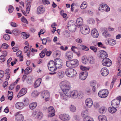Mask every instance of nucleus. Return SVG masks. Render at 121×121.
Listing matches in <instances>:
<instances>
[{
    "label": "nucleus",
    "mask_w": 121,
    "mask_h": 121,
    "mask_svg": "<svg viewBox=\"0 0 121 121\" xmlns=\"http://www.w3.org/2000/svg\"><path fill=\"white\" fill-rule=\"evenodd\" d=\"M87 22L90 24H92L93 23L95 22V21L94 19L92 18H89L87 20Z\"/></svg>",
    "instance_id": "nucleus-52"
},
{
    "label": "nucleus",
    "mask_w": 121,
    "mask_h": 121,
    "mask_svg": "<svg viewBox=\"0 0 121 121\" xmlns=\"http://www.w3.org/2000/svg\"><path fill=\"white\" fill-rule=\"evenodd\" d=\"M95 59L92 56H91L89 57L88 59V61L91 64H94L95 62Z\"/></svg>",
    "instance_id": "nucleus-41"
},
{
    "label": "nucleus",
    "mask_w": 121,
    "mask_h": 121,
    "mask_svg": "<svg viewBox=\"0 0 121 121\" xmlns=\"http://www.w3.org/2000/svg\"><path fill=\"white\" fill-rule=\"evenodd\" d=\"M41 79L40 78H39L37 80L35 83L34 85V87L35 88H36L39 87L41 83Z\"/></svg>",
    "instance_id": "nucleus-30"
},
{
    "label": "nucleus",
    "mask_w": 121,
    "mask_h": 121,
    "mask_svg": "<svg viewBox=\"0 0 121 121\" xmlns=\"http://www.w3.org/2000/svg\"><path fill=\"white\" fill-rule=\"evenodd\" d=\"M98 119L99 121H107V118L104 115H99L98 117Z\"/></svg>",
    "instance_id": "nucleus-34"
},
{
    "label": "nucleus",
    "mask_w": 121,
    "mask_h": 121,
    "mask_svg": "<svg viewBox=\"0 0 121 121\" xmlns=\"http://www.w3.org/2000/svg\"><path fill=\"white\" fill-rule=\"evenodd\" d=\"M90 48L94 52H96L97 51V49L94 46H91L90 47Z\"/></svg>",
    "instance_id": "nucleus-54"
},
{
    "label": "nucleus",
    "mask_w": 121,
    "mask_h": 121,
    "mask_svg": "<svg viewBox=\"0 0 121 121\" xmlns=\"http://www.w3.org/2000/svg\"><path fill=\"white\" fill-rule=\"evenodd\" d=\"M105 42L107 45L111 46H113L116 43V40L112 39H110L106 40L105 41Z\"/></svg>",
    "instance_id": "nucleus-18"
},
{
    "label": "nucleus",
    "mask_w": 121,
    "mask_h": 121,
    "mask_svg": "<svg viewBox=\"0 0 121 121\" xmlns=\"http://www.w3.org/2000/svg\"><path fill=\"white\" fill-rule=\"evenodd\" d=\"M108 93V91L107 89H103L100 91L98 94L101 98H104L107 97Z\"/></svg>",
    "instance_id": "nucleus-4"
},
{
    "label": "nucleus",
    "mask_w": 121,
    "mask_h": 121,
    "mask_svg": "<svg viewBox=\"0 0 121 121\" xmlns=\"http://www.w3.org/2000/svg\"><path fill=\"white\" fill-rule=\"evenodd\" d=\"M1 48H8V45L6 43H4L2 45Z\"/></svg>",
    "instance_id": "nucleus-63"
},
{
    "label": "nucleus",
    "mask_w": 121,
    "mask_h": 121,
    "mask_svg": "<svg viewBox=\"0 0 121 121\" xmlns=\"http://www.w3.org/2000/svg\"><path fill=\"white\" fill-rule=\"evenodd\" d=\"M12 32L14 34H16V33H20V31L18 29H15L13 30Z\"/></svg>",
    "instance_id": "nucleus-53"
},
{
    "label": "nucleus",
    "mask_w": 121,
    "mask_h": 121,
    "mask_svg": "<svg viewBox=\"0 0 121 121\" xmlns=\"http://www.w3.org/2000/svg\"><path fill=\"white\" fill-rule=\"evenodd\" d=\"M92 36L94 38H96L99 36V33L97 30L95 29H92L91 32Z\"/></svg>",
    "instance_id": "nucleus-22"
},
{
    "label": "nucleus",
    "mask_w": 121,
    "mask_h": 121,
    "mask_svg": "<svg viewBox=\"0 0 121 121\" xmlns=\"http://www.w3.org/2000/svg\"><path fill=\"white\" fill-rule=\"evenodd\" d=\"M54 61L55 63V64L56 65L58 64L62 65H63V63L62 62V60L60 59L56 58L55 60Z\"/></svg>",
    "instance_id": "nucleus-32"
},
{
    "label": "nucleus",
    "mask_w": 121,
    "mask_h": 121,
    "mask_svg": "<svg viewBox=\"0 0 121 121\" xmlns=\"http://www.w3.org/2000/svg\"><path fill=\"white\" fill-rule=\"evenodd\" d=\"M83 21L82 18L81 17H79L76 20L77 26L78 27L81 26L82 25Z\"/></svg>",
    "instance_id": "nucleus-26"
},
{
    "label": "nucleus",
    "mask_w": 121,
    "mask_h": 121,
    "mask_svg": "<svg viewBox=\"0 0 121 121\" xmlns=\"http://www.w3.org/2000/svg\"><path fill=\"white\" fill-rule=\"evenodd\" d=\"M88 61V59L86 57H83L82 59V63L84 64H86Z\"/></svg>",
    "instance_id": "nucleus-49"
},
{
    "label": "nucleus",
    "mask_w": 121,
    "mask_h": 121,
    "mask_svg": "<svg viewBox=\"0 0 121 121\" xmlns=\"http://www.w3.org/2000/svg\"><path fill=\"white\" fill-rule=\"evenodd\" d=\"M65 73L63 71H60L58 72L57 73V76L60 78H62L65 75Z\"/></svg>",
    "instance_id": "nucleus-37"
},
{
    "label": "nucleus",
    "mask_w": 121,
    "mask_h": 121,
    "mask_svg": "<svg viewBox=\"0 0 121 121\" xmlns=\"http://www.w3.org/2000/svg\"><path fill=\"white\" fill-rule=\"evenodd\" d=\"M47 51V49L46 48H44L39 54V55L41 58H43L44 56Z\"/></svg>",
    "instance_id": "nucleus-39"
},
{
    "label": "nucleus",
    "mask_w": 121,
    "mask_h": 121,
    "mask_svg": "<svg viewBox=\"0 0 121 121\" xmlns=\"http://www.w3.org/2000/svg\"><path fill=\"white\" fill-rule=\"evenodd\" d=\"M55 63L54 61L52 60L50 61L48 64V68H51L53 66H55Z\"/></svg>",
    "instance_id": "nucleus-36"
},
{
    "label": "nucleus",
    "mask_w": 121,
    "mask_h": 121,
    "mask_svg": "<svg viewBox=\"0 0 121 121\" xmlns=\"http://www.w3.org/2000/svg\"><path fill=\"white\" fill-rule=\"evenodd\" d=\"M48 69L49 70L52 72H54L55 71L56 69V68L55 66H53L51 67V68H48Z\"/></svg>",
    "instance_id": "nucleus-56"
},
{
    "label": "nucleus",
    "mask_w": 121,
    "mask_h": 121,
    "mask_svg": "<svg viewBox=\"0 0 121 121\" xmlns=\"http://www.w3.org/2000/svg\"><path fill=\"white\" fill-rule=\"evenodd\" d=\"M3 38L4 39L7 40H9L10 39V36L8 34L4 35L3 36Z\"/></svg>",
    "instance_id": "nucleus-55"
},
{
    "label": "nucleus",
    "mask_w": 121,
    "mask_h": 121,
    "mask_svg": "<svg viewBox=\"0 0 121 121\" xmlns=\"http://www.w3.org/2000/svg\"><path fill=\"white\" fill-rule=\"evenodd\" d=\"M107 110V108L104 107H102L99 109V112L101 113H104L106 112Z\"/></svg>",
    "instance_id": "nucleus-35"
},
{
    "label": "nucleus",
    "mask_w": 121,
    "mask_h": 121,
    "mask_svg": "<svg viewBox=\"0 0 121 121\" xmlns=\"http://www.w3.org/2000/svg\"><path fill=\"white\" fill-rule=\"evenodd\" d=\"M68 27H69V25L70 26H73L75 27V25L73 21V20H70L69 21L68 23Z\"/></svg>",
    "instance_id": "nucleus-50"
},
{
    "label": "nucleus",
    "mask_w": 121,
    "mask_h": 121,
    "mask_svg": "<svg viewBox=\"0 0 121 121\" xmlns=\"http://www.w3.org/2000/svg\"><path fill=\"white\" fill-rule=\"evenodd\" d=\"M66 65V66L68 67L71 66V60L69 61H67Z\"/></svg>",
    "instance_id": "nucleus-57"
},
{
    "label": "nucleus",
    "mask_w": 121,
    "mask_h": 121,
    "mask_svg": "<svg viewBox=\"0 0 121 121\" xmlns=\"http://www.w3.org/2000/svg\"><path fill=\"white\" fill-rule=\"evenodd\" d=\"M27 82L29 84H30L32 83V81L30 77H29L27 78Z\"/></svg>",
    "instance_id": "nucleus-62"
},
{
    "label": "nucleus",
    "mask_w": 121,
    "mask_h": 121,
    "mask_svg": "<svg viewBox=\"0 0 121 121\" xmlns=\"http://www.w3.org/2000/svg\"><path fill=\"white\" fill-rule=\"evenodd\" d=\"M47 109L48 112H55V110L52 106H50Z\"/></svg>",
    "instance_id": "nucleus-42"
},
{
    "label": "nucleus",
    "mask_w": 121,
    "mask_h": 121,
    "mask_svg": "<svg viewBox=\"0 0 121 121\" xmlns=\"http://www.w3.org/2000/svg\"><path fill=\"white\" fill-rule=\"evenodd\" d=\"M115 107H109L108 109L109 112L111 113H113L116 112L117 109Z\"/></svg>",
    "instance_id": "nucleus-33"
},
{
    "label": "nucleus",
    "mask_w": 121,
    "mask_h": 121,
    "mask_svg": "<svg viewBox=\"0 0 121 121\" xmlns=\"http://www.w3.org/2000/svg\"><path fill=\"white\" fill-rule=\"evenodd\" d=\"M15 107L17 109H21L24 107V104L23 103L21 102H17L15 105Z\"/></svg>",
    "instance_id": "nucleus-24"
},
{
    "label": "nucleus",
    "mask_w": 121,
    "mask_h": 121,
    "mask_svg": "<svg viewBox=\"0 0 121 121\" xmlns=\"http://www.w3.org/2000/svg\"><path fill=\"white\" fill-rule=\"evenodd\" d=\"M60 86L62 91L63 92H68L70 88V83L67 81L61 82L60 84Z\"/></svg>",
    "instance_id": "nucleus-1"
},
{
    "label": "nucleus",
    "mask_w": 121,
    "mask_h": 121,
    "mask_svg": "<svg viewBox=\"0 0 121 121\" xmlns=\"http://www.w3.org/2000/svg\"><path fill=\"white\" fill-rule=\"evenodd\" d=\"M37 105V103L36 102L32 103L30 104L29 106V108L31 110L35 109Z\"/></svg>",
    "instance_id": "nucleus-31"
},
{
    "label": "nucleus",
    "mask_w": 121,
    "mask_h": 121,
    "mask_svg": "<svg viewBox=\"0 0 121 121\" xmlns=\"http://www.w3.org/2000/svg\"><path fill=\"white\" fill-rule=\"evenodd\" d=\"M101 73L103 76H105L109 73V71L106 67H104L102 68L101 70Z\"/></svg>",
    "instance_id": "nucleus-19"
},
{
    "label": "nucleus",
    "mask_w": 121,
    "mask_h": 121,
    "mask_svg": "<svg viewBox=\"0 0 121 121\" xmlns=\"http://www.w3.org/2000/svg\"><path fill=\"white\" fill-rule=\"evenodd\" d=\"M15 121H22L24 119L23 115L20 114V112L16 113L14 114Z\"/></svg>",
    "instance_id": "nucleus-9"
},
{
    "label": "nucleus",
    "mask_w": 121,
    "mask_h": 121,
    "mask_svg": "<svg viewBox=\"0 0 121 121\" xmlns=\"http://www.w3.org/2000/svg\"><path fill=\"white\" fill-rule=\"evenodd\" d=\"M61 54V52L59 50H57L54 51V54L56 55L57 57H60Z\"/></svg>",
    "instance_id": "nucleus-46"
},
{
    "label": "nucleus",
    "mask_w": 121,
    "mask_h": 121,
    "mask_svg": "<svg viewBox=\"0 0 121 121\" xmlns=\"http://www.w3.org/2000/svg\"><path fill=\"white\" fill-rule=\"evenodd\" d=\"M80 31L82 33L86 35L89 34L90 32L89 27L86 25H83L81 28Z\"/></svg>",
    "instance_id": "nucleus-6"
},
{
    "label": "nucleus",
    "mask_w": 121,
    "mask_h": 121,
    "mask_svg": "<svg viewBox=\"0 0 121 121\" xmlns=\"http://www.w3.org/2000/svg\"><path fill=\"white\" fill-rule=\"evenodd\" d=\"M22 36L23 38L26 39L28 38L29 36V35L27 34L25 32H23L22 33Z\"/></svg>",
    "instance_id": "nucleus-51"
},
{
    "label": "nucleus",
    "mask_w": 121,
    "mask_h": 121,
    "mask_svg": "<svg viewBox=\"0 0 121 121\" xmlns=\"http://www.w3.org/2000/svg\"><path fill=\"white\" fill-rule=\"evenodd\" d=\"M26 92V89L25 88H22L18 93L17 95L18 97L19 98L20 97L23 95L25 94Z\"/></svg>",
    "instance_id": "nucleus-28"
},
{
    "label": "nucleus",
    "mask_w": 121,
    "mask_h": 121,
    "mask_svg": "<svg viewBox=\"0 0 121 121\" xmlns=\"http://www.w3.org/2000/svg\"><path fill=\"white\" fill-rule=\"evenodd\" d=\"M59 117L60 120L64 121H68L70 118L69 115L66 114H60L59 116Z\"/></svg>",
    "instance_id": "nucleus-8"
},
{
    "label": "nucleus",
    "mask_w": 121,
    "mask_h": 121,
    "mask_svg": "<svg viewBox=\"0 0 121 121\" xmlns=\"http://www.w3.org/2000/svg\"><path fill=\"white\" fill-rule=\"evenodd\" d=\"M73 54L71 51H68L65 54V58L67 59L71 60L73 57Z\"/></svg>",
    "instance_id": "nucleus-14"
},
{
    "label": "nucleus",
    "mask_w": 121,
    "mask_h": 121,
    "mask_svg": "<svg viewBox=\"0 0 121 121\" xmlns=\"http://www.w3.org/2000/svg\"><path fill=\"white\" fill-rule=\"evenodd\" d=\"M100 57L102 59L106 58L108 56V54L104 50L99 51Z\"/></svg>",
    "instance_id": "nucleus-21"
},
{
    "label": "nucleus",
    "mask_w": 121,
    "mask_h": 121,
    "mask_svg": "<svg viewBox=\"0 0 121 121\" xmlns=\"http://www.w3.org/2000/svg\"><path fill=\"white\" fill-rule=\"evenodd\" d=\"M103 29L102 30H105V31L102 33L103 35L106 38L110 37L111 35L107 31L106 29L105 28H103Z\"/></svg>",
    "instance_id": "nucleus-29"
},
{
    "label": "nucleus",
    "mask_w": 121,
    "mask_h": 121,
    "mask_svg": "<svg viewBox=\"0 0 121 121\" xmlns=\"http://www.w3.org/2000/svg\"><path fill=\"white\" fill-rule=\"evenodd\" d=\"M88 75V73L86 71H84L81 72L79 74L80 79L82 80H85Z\"/></svg>",
    "instance_id": "nucleus-15"
},
{
    "label": "nucleus",
    "mask_w": 121,
    "mask_h": 121,
    "mask_svg": "<svg viewBox=\"0 0 121 121\" xmlns=\"http://www.w3.org/2000/svg\"><path fill=\"white\" fill-rule=\"evenodd\" d=\"M31 0H30L29 2H27L26 5V10L27 13H29L30 10V7L31 6Z\"/></svg>",
    "instance_id": "nucleus-27"
},
{
    "label": "nucleus",
    "mask_w": 121,
    "mask_h": 121,
    "mask_svg": "<svg viewBox=\"0 0 121 121\" xmlns=\"http://www.w3.org/2000/svg\"><path fill=\"white\" fill-rule=\"evenodd\" d=\"M97 45L99 47L105 48V47L104 46L103 44L101 42H98L97 43Z\"/></svg>",
    "instance_id": "nucleus-59"
},
{
    "label": "nucleus",
    "mask_w": 121,
    "mask_h": 121,
    "mask_svg": "<svg viewBox=\"0 0 121 121\" xmlns=\"http://www.w3.org/2000/svg\"><path fill=\"white\" fill-rule=\"evenodd\" d=\"M80 68L81 70L82 71H86L87 70H89V68L88 67H86L85 66H83L82 65L80 66Z\"/></svg>",
    "instance_id": "nucleus-48"
},
{
    "label": "nucleus",
    "mask_w": 121,
    "mask_h": 121,
    "mask_svg": "<svg viewBox=\"0 0 121 121\" xmlns=\"http://www.w3.org/2000/svg\"><path fill=\"white\" fill-rule=\"evenodd\" d=\"M99 9L102 12L104 11L108 12L110 11V9L107 5L102 4L99 5Z\"/></svg>",
    "instance_id": "nucleus-3"
},
{
    "label": "nucleus",
    "mask_w": 121,
    "mask_h": 121,
    "mask_svg": "<svg viewBox=\"0 0 121 121\" xmlns=\"http://www.w3.org/2000/svg\"><path fill=\"white\" fill-rule=\"evenodd\" d=\"M22 53V52L20 51H19L16 53V55L17 56H20V61H23L22 58H23V56H22L21 54Z\"/></svg>",
    "instance_id": "nucleus-45"
},
{
    "label": "nucleus",
    "mask_w": 121,
    "mask_h": 121,
    "mask_svg": "<svg viewBox=\"0 0 121 121\" xmlns=\"http://www.w3.org/2000/svg\"><path fill=\"white\" fill-rule=\"evenodd\" d=\"M82 94L81 93H78L77 90H73L70 91L69 95V97L76 99L78 96H80Z\"/></svg>",
    "instance_id": "nucleus-5"
},
{
    "label": "nucleus",
    "mask_w": 121,
    "mask_h": 121,
    "mask_svg": "<svg viewBox=\"0 0 121 121\" xmlns=\"http://www.w3.org/2000/svg\"><path fill=\"white\" fill-rule=\"evenodd\" d=\"M90 85L92 87V90L94 92L95 91L96 89L98 88L100 86L99 83L97 84L96 81L91 82L90 83Z\"/></svg>",
    "instance_id": "nucleus-13"
},
{
    "label": "nucleus",
    "mask_w": 121,
    "mask_h": 121,
    "mask_svg": "<svg viewBox=\"0 0 121 121\" xmlns=\"http://www.w3.org/2000/svg\"><path fill=\"white\" fill-rule=\"evenodd\" d=\"M88 112L87 110L84 109L82 111L81 114V115L83 118V120L85 119L86 118L89 117L88 116Z\"/></svg>",
    "instance_id": "nucleus-16"
},
{
    "label": "nucleus",
    "mask_w": 121,
    "mask_h": 121,
    "mask_svg": "<svg viewBox=\"0 0 121 121\" xmlns=\"http://www.w3.org/2000/svg\"><path fill=\"white\" fill-rule=\"evenodd\" d=\"M83 121H94L93 119L89 117L88 118H87L86 119H84Z\"/></svg>",
    "instance_id": "nucleus-64"
},
{
    "label": "nucleus",
    "mask_w": 121,
    "mask_h": 121,
    "mask_svg": "<svg viewBox=\"0 0 121 121\" xmlns=\"http://www.w3.org/2000/svg\"><path fill=\"white\" fill-rule=\"evenodd\" d=\"M69 109L71 112H75L76 111V107L73 105H71L69 107Z\"/></svg>",
    "instance_id": "nucleus-44"
},
{
    "label": "nucleus",
    "mask_w": 121,
    "mask_h": 121,
    "mask_svg": "<svg viewBox=\"0 0 121 121\" xmlns=\"http://www.w3.org/2000/svg\"><path fill=\"white\" fill-rule=\"evenodd\" d=\"M45 11V8L43 6H40L37 8V14H41L44 13Z\"/></svg>",
    "instance_id": "nucleus-23"
},
{
    "label": "nucleus",
    "mask_w": 121,
    "mask_h": 121,
    "mask_svg": "<svg viewBox=\"0 0 121 121\" xmlns=\"http://www.w3.org/2000/svg\"><path fill=\"white\" fill-rule=\"evenodd\" d=\"M39 95V93L37 91H33L31 94V95L32 97H36Z\"/></svg>",
    "instance_id": "nucleus-47"
},
{
    "label": "nucleus",
    "mask_w": 121,
    "mask_h": 121,
    "mask_svg": "<svg viewBox=\"0 0 121 121\" xmlns=\"http://www.w3.org/2000/svg\"><path fill=\"white\" fill-rule=\"evenodd\" d=\"M41 95L42 98L45 99L46 101L49 99L50 94L48 91H45L41 93Z\"/></svg>",
    "instance_id": "nucleus-10"
},
{
    "label": "nucleus",
    "mask_w": 121,
    "mask_h": 121,
    "mask_svg": "<svg viewBox=\"0 0 121 121\" xmlns=\"http://www.w3.org/2000/svg\"><path fill=\"white\" fill-rule=\"evenodd\" d=\"M65 73L68 77L73 78L75 77L77 74L76 71L72 68H68L65 70Z\"/></svg>",
    "instance_id": "nucleus-2"
},
{
    "label": "nucleus",
    "mask_w": 121,
    "mask_h": 121,
    "mask_svg": "<svg viewBox=\"0 0 121 121\" xmlns=\"http://www.w3.org/2000/svg\"><path fill=\"white\" fill-rule=\"evenodd\" d=\"M71 66L73 67H77L79 65V61L75 59L71 60Z\"/></svg>",
    "instance_id": "nucleus-25"
},
{
    "label": "nucleus",
    "mask_w": 121,
    "mask_h": 121,
    "mask_svg": "<svg viewBox=\"0 0 121 121\" xmlns=\"http://www.w3.org/2000/svg\"><path fill=\"white\" fill-rule=\"evenodd\" d=\"M85 104L88 108H91L93 105L92 100L90 98L87 99L85 101Z\"/></svg>",
    "instance_id": "nucleus-20"
},
{
    "label": "nucleus",
    "mask_w": 121,
    "mask_h": 121,
    "mask_svg": "<svg viewBox=\"0 0 121 121\" xmlns=\"http://www.w3.org/2000/svg\"><path fill=\"white\" fill-rule=\"evenodd\" d=\"M13 7L12 5H10L9 9V13H12L13 11Z\"/></svg>",
    "instance_id": "nucleus-60"
},
{
    "label": "nucleus",
    "mask_w": 121,
    "mask_h": 121,
    "mask_svg": "<svg viewBox=\"0 0 121 121\" xmlns=\"http://www.w3.org/2000/svg\"><path fill=\"white\" fill-rule=\"evenodd\" d=\"M33 116L37 119H41L42 116V113L39 110H35L33 111L32 114Z\"/></svg>",
    "instance_id": "nucleus-7"
},
{
    "label": "nucleus",
    "mask_w": 121,
    "mask_h": 121,
    "mask_svg": "<svg viewBox=\"0 0 121 121\" xmlns=\"http://www.w3.org/2000/svg\"><path fill=\"white\" fill-rule=\"evenodd\" d=\"M5 60L4 58V57L3 55H1L0 56V62H3Z\"/></svg>",
    "instance_id": "nucleus-61"
},
{
    "label": "nucleus",
    "mask_w": 121,
    "mask_h": 121,
    "mask_svg": "<svg viewBox=\"0 0 121 121\" xmlns=\"http://www.w3.org/2000/svg\"><path fill=\"white\" fill-rule=\"evenodd\" d=\"M13 97V92L12 91H8V99L11 100Z\"/></svg>",
    "instance_id": "nucleus-40"
},
{
    "label": "nucleus",
    "mask_w": 121,
    "mask_h": 121,
    "mask_svg": "<svg viewBox=\"0 0 121 121\" xmlns=\"http://www.w3.org/2000/svg\"><path fill=\"white\" fill-rule=\"evenodd\" d=\"M68 92H65L63 91L59 92L61 98L64 101H66L67 100L68 98L69 97V95L67 94Z\"/></svg>",
    "instance_id": "nucleus-12"
},
{
    "label": "nucleus",
    "mask_w": 121,
    "mask_h": 121,
    "mask_svg": "<svg viewBox=\"0 0 121 121\" xmlns=\"http://www.w3.org/2000/svg\"><path fill=\"white\" fill-rule=\"evenodd\" d=\"M102 63L103 65L106 66H110L112 64L111 60L108 58L104 59L102 61Z\"/></svg>",
    "instance_id": "nucleus-11"
},
{
    "label": "nucleus",
    "mask_w": 121,
    "mask_h": 121,
    "mask_svg": "<svg viewBox=\"0 0 121 121\" xmlns=\"http://www.w3.org/2000/svg\"><path fill=\"white\" fill-rule=\"evenodd\" d=\"M119 101L117 98L113 100L111 102V105L113 107H118L119 106Z\"/></svg>",
    "instance_id": "nucleus-17"
},
{
    "label": "nucleus",
    "mask_w": 121,
    "mask_h": 121,
    "mask_svg": "<svg viewBox=\"0 0 121 121\" xmlns=\"http://www.w3.org/2000/svg\"><path fill=\"white\" fill-rule=\"evenodd\" d=\"M82 50L85 51H87L89 50L88 48L85 46L82 45Z\"/></svg>",
    "instance_id": "nucleus-58"
},
{
    "label": "nucleus",
    "mask_w": 121,
    "mask_h": 121,
    "mask_svg": "<svg viewBox=\"0 0 121 121\" xmlns=\"http://www.w3.org/2000/svg\"><path fill=\"white\" fill-rule=\"evenodd\" d=\"M32 69L30 67H28L24 70L25 74H27L30 73L32 71Z\"/></svg>",
    "instance_id": "nucleus-38"
},
{
    "label": "nucleus",
    "mask_w": 121,
    "mask_h": 121,
    "mask_svg": "<svg viewBox=\"0 0 121 121\" xmlns=\"http://www.w3.org/2000/svg\"><path fill=\"white\" fill-rule=\"evenodd\" d=\"M87 2L86 1L83 2L81 5V8L82 9H83L86 8L87 7Z\"/></svg>",
    "instance_id": "nucleus-43"
}]
</instances>
